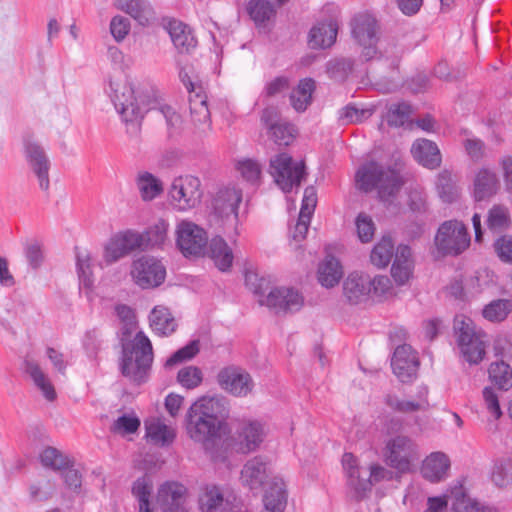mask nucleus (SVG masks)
<instances>
[{
	"label": "nucleus",
	"instance_id": "62",
	"mask_svg": "<svg viewBox=\"0 0 512 512\" xmlns=\"http://www.w3.org/2000/svg\"><path fill=\"white\" fill-rule=\"evenodd\" d=\"M140 420L133 415H122L118 417L112 426V431L121 435L131 434L138 430Z\"/></svg>",
	"mask_w": 512,
	"mask_h": 512
},
{
	"label": "nucleus",
	"instance_id": "46",
	"mask_svg": "<svg viewBox=\"0 0 512 512\" xmlns=\"http://www.w3.org/2000/svg\"><path fill=\"white\" fill-rule=\"evenodd\" d=\"M76 267L80 287H83L87 290H91L93 287L94 279L91 269V256L86 250L77 249Z\"/></svg>",
	"mask_w": 512,
	"mask_h": 512
},
{
	"label": "nucleus",
	"instance_id": "30",
	"mask_svg": "<svg viewBox=\"0 0 512 512\" xmlns=\"http://www.w3.org/2000/svg\"><path fill=\"white\" fill-rule=\"evenodd\" d=\"M499 189V180L496 173L488 168L477 171L473 181V197L482 201L495 195Z\"/></svg>",
	"mask_w": 512,
	"mask_h": 512
},
{
	"label": "nucleus",
	"instance_id": "37",
	"mask_svg": "<svg viewBox=\"0 0 512 512\" xmlns=\"http://www.w3.org/2000/svg\"><path fill=\"white\" fill-rule=\"evenodd\" d=\"M342 276V265L335 257L327 255L319 264L318 281L322 286L332 288L339 283Z\"/></svg>",
	"mask_w": 512,
	"mask_h": 512
},
{
	"label": "nucleus",
	"instance_id": "9",
	"mask_svg": "<svg viewBox=\"0 0 512 512\" xmlns=\"http://www.w3.org/2000/svg\"><path fill=\"white\" fill-rule=\"evenodd\" d=\"M385 462L400 473H407L419 460L417 444L408 436L398 435L386 442L384 448Z\"/></svg>",
	"mask_w": 512,
	"mask_h": 512
},
{
	"label": "nucleus",
	"instance_id": "42",
	"mask_svg": "<svg viewBox=\"0 0 512 512\" xmlns=\"http://www.w3.org/2000/svg\"><path fill=\"white\" fill-rule=\"evenodd\" d=\"M136 185L142 200L151 201L163 192L162 182L153 174L142 171L136 177Z\"/></svg>",
	"mask_w": 512,
	"mask_h": 512
},
{
	"label": "nucleus",
	"instance_id": "49",
	"mask_svg": "<svg viewBox=\"0 0 512 512\" xmlns=\"http://www.w3.org/2000/svg\"><path fill=\"white\" fill-rule=\"evenodd\" d=\"M40 462L46 467L54 471H60L67 468L70 464V459L53 447H47L40 453Z\"/></svg>",
	"mask_w": 512,
	"mask_h": 512
},
{
	"label": "nucleus",
	"instance_id": "64",
	"mask_svg": "<svg viewBox=\"0 0 512 512\" xmlns=\"http://www.w3.org/2000/svg\"><path fill=\"white\" fill-rule=\"evenodd\" d=\"M494 249L499 259L512 264V236L503 235L494 242Z\"/></svg>",
	"mask_w": 512,
	"mask_h": 512
},
{
	"label": "nucleus",
	"instance_id": "34",
	"mask_svg": "<svg viewBox=\"0 0 512 512\" xmlns=\"http://www.w3.org/2000/svg\"><path fill=\"white\" fill-rule=\"evenodd\" d=\"M149 325L152 331L159 336L172 334L177 327L175 318L165 306H155L149 315Z\"/></svg>",
	"mask_w": 512,
	"mask_h": 512
},
{
	"label": "nucleus",
	"instance_id": "24",
	"mask_svg": "<svg viewBox=\"0 0 512 512\" xmlns=\"http://www.w3.org/2000/svg\"><path fill=\"white\" fill-rule=\"evenodd\" d=\"M450 465V459L445 453L432 452L424 459L421 473L428 481L437 483L448 477Z\"/></svg>",
	"mask_w": 512,
	"mask_h": 512
},
{
	"label": "nucleus",
	"instance_id": "6",
	"mask_svg": "<svg viewBox=\"0 0 512 512\" xmlns=\"http://www.w3.org/2000/svg\"><path fill=\"white\" fill-rule=\"evenodd\" d=\"M342 465L347 477V484L353 491V497L361 500L366 497L371 487L388 478L390 472L379 464L369 466V477H361L362 467L359 466L356 457L352 453L342 456Z\"/></svg>",
	"mask_w": 512,
	"mask_h": 512
},
{
	"label": "nucleus",
	"instance_id": "61",
	"mask_svg": "<svg viewBox=\"0 0 512 512\" xmlns=\"http://www.w3.org/2000/svg\"><path fill=\"white\" fill-rule=\"evenodd\" d=\"M509 460L501 459L494 463L491 471V481L500 488L510 484L512 477L508 472Z\"/></svg>",
	"mask_w": 512,
	"mask_h": 512
},
{
	"label": "nucleus",
	"instance_id": "35",
	"mask_svg": "<svg viewBox=\"0 0 512 512\" xmlns=\"http://www.w3.org/2000/svg\"><path fill=\"white\" fill-rule=\"evenodd\" d=\"M208 255L220 271H228L233 263V252L226 241L220 237H213L208 245Z\"/></svg>",
	"mask_w": 512,
	"mask_h": 512
},
{
	"label": "nucleus",
	"instance_id": "32",
	"mask_svg": "<svg viewBox=\"0 0 512 512\" xmlns=\"http://www.w3.org/2000/svg\"><path fill=\"white\" fill-rule=\"evenodd\" d=\"M24 370L33 381L35 387L42 393L43 397L48 401L56 398L54 386L48 374L34 360H26Z\"/></svg>",
	"mask_w": 512,
	"mask_h": 512
},
{
	"label": "nucleus",
	"instance_id": "43",
	"mask_svg": "<svg viewBox=\"0 0 512 512\" xmlns=\"http://www.w3.org/2000/svg\"><path fill=\"white\" fill-rule=\"evenodd\" d=\"M169 223L164 219H158L142 234L144 249L162 247L168 240Z\"/></svg>",
	"mask_w": 512,
	"mask_h": 512
},
{
	"label": "nucleus",
	"instance_id": "47",
	"mask_svg": "<svg viewBox=\"0 0 512 512\" xmlns=\"http://www.w3.org/2000/svg\"><path fill=\"white\" fill-rule=\"evenodd\" d=\"M512 312V301L509 299H497L487 304L482 315L490 322H501Z\"/></svg>",
	"mask_w": 512,
	"mask_h": 512
},
{
	"label": "nucleus",
	"instance_id": "53",
	"mask_svg": "<svg viewBox=\"0 0 512 512\" xmlns=\"http://www.w3.org/2000/svg\"><path fill=\"white\" fill-rule=\"evenodd\" d=\"M152 491V482L147 477H141L137 479L132 487L133 495L139 501L140 512H150L149 509V498Z\"/></svg>",
	"mask_w": 512,
	"mask_h": 512
},
{
	"label": "nucleus",
	"instance_id": "18",
	"mask_svg": "<svg viewBox=\"0 0 512 512\" xmlns=\"http://www.w3.org/2000/svg\"><path fill=\"white\" fill-rule=\"evenodd\" d=\"M391 366L394 374L401 382H408L415 378L419 361L416 352L410 345L398 346L393 354Z\"/></svg>",
	"mask_w": 512,
	"mask_h": 512
},
{
	"label": "nucleus",
	"instance_id": "59",
	"mask_svg": "<svg viewBox=\"0 0 512 512\" xmlns=\"http://www.w3.org/2000/svg\"><path fill=\"white\" fill-rule=\"evenodd\" d=\"M199 352V341L194 340L180 348L169 357L165 363L166 367H172L184 361L191 360Z\"/></svg>",
	"mask_w": 512,
	"mask_h": 512
},
{
	"label": "nucleus",
	"instance_id": "1",
	"mask_svg": "<svg viewBox=\"0 0 512 512\" xmlns=\"http://www.w3.org/2000/svg\"><path fill=\"white\" fill-rule=\"evenodd\" d=\"M228 402L223 396H204L194 402L186 414L189 437L209 450L219 437L228 417Z\"/></svg>",
	"mask_w": 512,
	"mask_h": 512
},
{
	"label": "nucleus",
	"instance_id": "21",
	"mask_svg": "<svg viewBox=\"0 0 512 512\" xmlns=\"http://www.w3.org/2000/svg\"><path fill=\"white\" fill-rule=\"evenodd\" d=\"M265 438L263 425L258 421H246L241 423L237 430L236 445L241 453L255 451Z\"/></svg>",
	"mask_w": 512,
	"mask_h": 512
},
{
	"label": "nucleus",
	"instance_id": "58",
	"mask_svg": "<svg viewBox=\"0 0 512 512\" xmlns=\"http://www.w3.org/2000/svg\"><path fill=\"white\" fill-rule=\"evenodd\" d=\"M355 225L358 238L362 243H368L373 239L375 234V224L369 215L360 213L356 217Z\"/></svg>",
	"mask_w": 512,
	"mask_h": 512
},
{
	"label": "nucleus",
	"instance_id": "31",
	"mask_svg": "<svg viewBox=\"0 0 512 512\" xmlns=\"http://www.w3.org/2000/svg\"><path fill=\"white\" fill-rule=\"evenodd\" d=\"M287 503L286 486L281 478L273 477L263 496L262 512H283Z\"/></svg>",
	"mask_w": 512,
	"mask_h": 512
},
{
	"label": "nucleus",
	"instance_id": "38",
	"mask_svg": "<svg viewBox=\"0 0 512 512\" xmlns=\"http://www.w3.org/2000/svg\"><path fill=\"white\" fill-rule=\"evenodd\" d=\"M146 437L154 444L166 446L175 438L174 429L166 425L160 418L145 421Z\"/></svg>",
	"mask_w": 512,
	"mask_h": 512
},
{
	"label": "nucleus",
	"instance_id": "11",
	"mask_svg": "<svg viewBox=\"0 0 512 512\" xmlns=\"http://www.w3.org/2000/svg\"><path fill=\"white\" fill-rule=\"evenodd\" d=\"M130 277L141 289H153L165 281L166 268L159 259L143 255L133 260Z\"/></svg>",
	"mask_w": 512,
	"mask_h": 512
},
{
	"label": "nucleus",
	"instance_id": "20",
	"mask_svg": "<svg viewBox=\"0 0 512 512\" xmlns=\"http://www.w3.org/2000/svg\"><path fill=\"white\" fill-rule=\"evenodd\" d=\"M186 488L176 482L163 484L157 495L162 512H187L185 507Z\"/></svg>",
	"mask_w": 512,
	"mask_h": 512
},
{
	"label": "nucleus",
	"instance_id": "8",
	"mask_svg": "<svg viewBox=\"0 0 512 512\" xmlns=\"http://www.w3.org/2000/svg\"><path fill=\"white\" fill-rule=\"evenodd\" d=\"M268 172L284 193H289L293 188L299 187L306 175L304 162L295 161L285 152L270 158Z\"/></svg>",
	"mask_w": 512,
	"mask_h": 512
},
{
	"label": "nucleus",
	"instance_id": "16",
	"mask_svg": "<svg viewBox=\"0 0 512 512\" xmlns=\"http://www.w3.org/2000/svg\"><path fill=\"white\" fill-rule=\"evenodd\" d=\"M217 383L222 390L235 397H247L254 390L252 376L238 366H227L217 374Z\"/></svg>",
	"mask_w": 512,
	"mask_h": 512
},
{
	"label": "nucleus",
	"instance_id": "54",
	"mask_svg": "<svg viewBox=\"0 0 512 512\" xmlns=\"http://www.w3.org/2000/svg\"><path fill=\"white\" fill-rule=\"evenodd\" d=\"M296 130L292 124L279 122L271 125L270 134L274 142L280 146L289 145L295 138Z\"/></svg>",
	"mask_w": 512,
	"mask_h": 512
},
{
	"label": "nucleus",
	"instance_id": "50",
	"mask_svg": "<svg viewBox=\"0 0 512 512\" xmlns=\"http://www.w3.org/2000/svg\"><path fill=\"white\" fill-rule=\"evenodd\" d=\"M247 9L250 17L257 25L269 21L275 14L274 7L266 0H251Z\"/></svg>",
	"mask_w": 512,
	"mask_h": 512
},
{
	"label": "nucleus",
	"instance_id": "29",
	"mask_svg": "<svg viewBox=\"0 0 512 512\" xmlns=\"http://www.w3.org/2000/svg\"><path fill=\"white\" fill-rule=\"evenodd\" d=\"M413 259L411 248L407 245H399L395 252V259L391 267V275L398 285L408 282L413 272Z\"/></svg>",
	"mask_w": 512,
	"mask_h": 512
},
{
	"label": "nucleus",
	"instance_id": "28",
	"mask_svg": "<svg viewBox=\"0 0 512 512\" xmlns=\"http://www.w3.org/2000/svg\"><path fill=\"white\" fill-rule=\"evenodd\" d=\"M411 153L420 165L428 169L438 168L442 161L438 146L427 139L416 140L411 147Z\"/></svg>",
	"mask_w": 512,
	"mask_h": 512
},
{
	"label": "nucleus",
	"instance_id": "57",
	"mask_svg": "<svg viewBox=\"0 0 512 512\" xmlns=\"http://www.w3.org/2000/svg\"><path fill=\"white\" fill-rule=\"evenodd\" d=\"M353 69V61L348 58H336L327 63V72L335 80H344Z\"/></svg>",
	"mask_w": 512,
	"mask_h": 512
},
{
	"label": "nucleus",
	"instance_id": "7",
	"mask_svg": "<svg viewBox=\"0 0 512 512\" xmlns=\"http://www.w3.org/2000/svg\"><path fill=\"white\" fill-rule=\"evenodd\" d=\"M241 201L242 190L235 186L220 189L213 200L214 215L229 238L238 235V208Z\"/></svg>",
	"mask_w": 512,
	"mask_h": 512
},
{
	"label": "nucleus",
	"instance_id": "4",
	"mask_svg": "<svg viewBox=\"0 0 512 512\" xmlns=\"http://www.w3.org/2000/svg\"><path fill=\"white\" fill-rule=\"evenodd\" d=\"M355 177L359 189L365 192L376 189L383 202H389L403 184L398 172L374 161L362 165Z\"/></svg>",
	"mask_w": 512,
	"mask_h": 512
},
{
	"label": "nucleus",
	"instance_id": "14",
	"mask_svg": "<svg viewBox=\"0 0 512 512\" xmlns=\"http://www.w3.org/2000/svg\"><path fill=\"white\" fill-rule=\"evenodd\" d=\"M144 250L142 234L135 230H125L112 236L104 247L103 259L110 265L135 250Z\"/></svg>",
	"mask_w": 512,
	"mask_h": 512
},
{
	"label": "nucleus",
	"instance_id": "5",
	"mask_svg": "<svg viewBox=\"0 0 512 512\" xmlns=\"http://www.w3.org/2000/svg\"><path fill=\"white\" fill-rule=\"evenodd\" d=\"M454 332L462 357L470 364L480 363L486 354V334L464 315L454 318Z\"/></svg>",
	"mask_w": 512,
	"mask_h": 512
},
{
	"label": "nucleus",
	"instance_id": "25",
	"mask_svg": "<svg viewBox=\"0 0 512 512\" xmlns=\"http://www.w3.org/2000/svg\"><path fill=\"white\" fill-rule=\"evenodd\" d=\"M338 25L336 21L319 22L308 34V45L311 49L330 48L336 41Z\"/></svg>",
	"mask_w": 512,
	"mask_h": 512
},
{
	"label": "nucleus",
	"instance_id": "39",
	"mask_svg": "<svg viewBox=\"0 0 512 512\" xmlns=\"http://www.w3.org/2000/svg\"><path fill=\"white\" fill-rule=\"evenodd\" d=\"M315 82L311 78L299 81L297 87L290 94V104L297 112H304L312 102Z\"/></svg>",
	"mask_w": 512,
	"mask_h": 512
},
{
	"label": "nucleus",
	"instance_id": "41",
	"mask_svg": "<svg viewBox=\"0 0 512 512\" xmlns=\"http://www.w3.org/2000/svg\"><path fill=\"white\" fill-rule=\"evenodd\" d=\"M437 191L441 200L445 203H452L459 196L456 175L452 171L444 169L437 176Z\"/></svg>",
	"mask_w": 512,
	"mask_h": 512
},
{
	"label": "nucleus",
	"instance_id": "3",
	"mask_svg": "<svg viewBox=\"0 0 512 512\" xmlns=\"http://www.w3.org/2000/svg\"><path fill=\"white\" fill-rule=\"evenodd\" d=\"M106 93L123 122L130 126V132L136 134L143 117V109L132 83L122 76L110 78Z\"/></svg>",
	"mask_w": 512,
	"mask_h": 512
},
{
	"label": "nucleus",
	"instance_id": "10",
	"mask_svg": "<svg viewBox=\"0 0 512 512\" xmlns=\"http://www.w3.org/2000/svg\"><path fill=\"white\" fill-rule=\"evenodd\" d=\"M435 245L442 255L457 256L470 245V236L466 226L457 220L445 221L435 236Z\"/></svg>",
	"mask_w": 512,
	"mask_h": 512
},
{
	"label": "nucleus",
	"instance_id": "45",
	"mask_svg": "<svg viewBox=\"0 0 512 512\" xmlns=\"http://www.w3.org/2000/svg\"><path fill=\"white\" fill-rule=\"evenodd\" d=\"M394 255V243L389 236H384L374 246L370 254L371 263L378 268H385Z\"/></svg>",
	"mask_w": 512,
	"mask_h": 512
},
{
	"label": "nucleus",
	"instance_id": "60",
	"mask_svg": "<svg viewBox=\"0 0 512 512\" xmlns=\"http://www.w3.org/2000/svg\"><path fill=\"white\" fill-rule=\"evenodd\" d=\"M482 398L484 406L491 417L494 420L500 419L503 413L495 389L490 386L484 387L482 390Z\"/></svg>",
	"mask_w": 512,
	"mask_h": 512
},
{
	"label": "nucleus",
	"instance_id": "44",
	"mask_svg": "<svg viewBox=\"0 0 512 512\" xmlns=\"http://www.w3.org/2000/svg\"><path fill=\"white\" fill-rule=\"evenodd\" d=\"M488 375L499 389L507 391L512 387V369L504 361H495L488 368Z\"/></svg>",
	"mask_w": 512,
	"mask_h": 512
},
{
	"label": "nucleus",
	"instance_id": "2",
	"mask_svg": "<svg viewBox=\"0 0 512 512\" xmlns=\"http://www.w3.org/2000/svg\"><path fill=\"white\" fill-rule=\"evenodd\" d=\"M152 363V343L143 331H138L132 340L122 343L120 370L129 381L135 384L146 382Z\"/></svg>",
	"mask_w": 512,
	"mask_h": 512
},
{
	"label": "nucleus",
	"instance_id": "51",
	"mask_svg": "<svg viewBox=\"0 0 512 512\" xmlns=\"http://www.w3.org/2000/svg\"><path fill=\"white\" fill-rule=\"evenodd\" d=\"M510 215L507 207L494 205L488 211L487 226L492 231H502L509 227Z\"/></svg>",
	"mask_w": 512,
	"mask_h": 512
},
{
	"label": "nucleus",
	"instance_id": "12",
	"mask_svg": "<svg viewBox=\"0 0 512 512\" xmlns=\"http://www.w3.org/2000/svg\"><path fill=\"white\" fill-rule=\"evenodd\" d=\"M176 245L185 257L202 256L208 245L207 232L188 220L180 221L175 230Z\"/></svg>",
	"mask_w": 512,
	"mask_h": 512
},
{
	"label": "nucleus",
	"instance_id": "56",
	"mask_svg": "<svg viewBox=\"0 0 512 512\" xmlns=\"http://www.w3.org/2000/svg\"><path fill=\"white\" fill-rule=\"evenodd\" d=\"M55 492V484L50 479L42 478L29 486V494L34 501H45Z\"/></svg>",
	"mask_w": 512,
	"mask_h": 512
},
{
	"label": "nucleus",
	"instance_id": "52",
	"mask_svg": "<svg viewBox=\"0 0 512 512\" xmlns=\"http://www.w3.org/2000/svg\"><path fill=\"white\" fill-rule=\"evenodd\" d=\"M411 113V106L405 102L392 104L386 114L387 123L394 127L403 126L409 121Z\"/></svg>",
	"mask_w": 512,
	"mask_h": 512
},
{
	"label": "nucleus",
	"instance_id": "13",
	"mask_svg": "<svg viewBox=\"0 0 512 512\" xmlns=\"http://www.w3.org/2000/svg\"><path fill=\"white\" fill-rule=\"evenodd\" d=\"M169 196L172 204L181 211L194 208L202 197L200 179L192 175H181L171 183Z\"/></svg>",
	"mask_w": 512,
	"mask_h": 512
},
{
	"label": "nucleus",
	"instance_id": "40",
	"mask_svg": "<svg viewBox=\"0 0 512 512\" xmlns=\"http://www.w3.org/2000/svg\"><path fill=\"white\" fill-rule=\"evenodd\" d=\"M122 9L142 26L155 20L154 9L148 0H127Z\"/></svg>",
	"mask_w": 512,
	"mask_h": 512
},
{
	"label": "nucleus",
	"instance_id": "63",
	"mask_svg": "<svg viewBox=\"0 0 512 512\" xmlns=\"http://www.w3.org/2000/svg\"><path fill=\"white\" fill-rule=\"evenodd\" d=\"M452 509L454 512H475L478 501L466 495L462 489L453 492Z\"/></svg>",
	"mask_w": 512,
	"mask_h": 512
},
{
	"label": "nucleus",
	"instance_id": "22",
	"mask_svg": "<svg viewBox=\"0 0 512 512\" xmlns=\"http://www.w3.org/2000/svg\"><path fill=\"white\" fill-rule=\"evenodd\" d=\"M270 475V468L261 457L248 460L241 470V483L251 490L262 487Z\"/></svg>",
	"mask_w": 512,
	"mask_h": 512
},
{
	"label": "nucleus",
	"instance_id": "17",
	"mask_svg": "<svg viewBox=\"0 0 512 512\" xmlns=\"http://www.w3.org/2000/svg\"><path fill=\"white\" fill-rule=\"evenodd\" d=\"M304 299L298 290L291 287H275L259 299V304L266 306L276 314L299 311Z\"/></svg>",
	"mask_w": 512,
	"mask_h": 512
},
{
	"label": "nucleus",
	"instance_id": "48",
	"mask_svg": "<svg viewBox=\"0 0 512 512\" xmlns=\"http://www.w3.org/2000/svg\"><path fill=\"white\" fill-rule=\"evenodd\" d=\"M236 170L242 179L252 185H259L262 175L260 163L254 159L243 158L237 161Z\"/></svg>",
	"mask_w": 512,
	"mask_h": 512
},
{
	"label": "nucleus",
	"instance_id": "27",
	"mask_svg": "<svg viewBox=\"0 0 512 512\" xmlns=\"http://www.w3.org/2000/svg\"><path fill=\"white\" fill-rule=\"evenodd\" d=\"M370 276L353 272L343 283V292L350 303L357 304L368 298L371 294L369 286Z\"/></svg>",
	"mask_w": 512,
	"mask_h": 512
},
{
	"label": "nucleus",
	"instance_id": "55",
	"mask_svg": "<svg viewBox=\"0 0 512 512\" xmlns=\"http://www.w3.org/2000/svg\"><path fill=\"white\" fill-rule=\"evenodd\" d=\"M202 380V371L196 366L183 367L177 374V381L186 389L196 388L201 384Z\"/></svg>",
	"mask_w": 512,
	"mask_h": 512
},
{
	"label": "nucleus",
	"instance_id": "15",
	"mask_svg": "<svg viewBox=\"0 0 512 512\" xmlns=\"http://www.w3.org/2000/svg\"><path fill=\"white\" fill-rule=\"evenodd\" d=\"M352 35L363 47L362 55L366 60L376 57L378 50L379 26L376 19L367 13L356 15L352 20Z\"/></svg>",
	"mask_w": 512,
	"mask_h": 512
},
{
	"label": "nucleus",
	"instance_id": "23",
	"mask_svg": "<svg viewBox=\"0 0 512 512\" xmlns=\"http://www.w3.org/2000/svg\"><path fill=\"white\" fill-rule=\"evenodd\" d=\"M189 107L193 125L200 133L206 134L211 130V116L203 89L189 96Z\"/></svg>",
	"mask_w": 512,
	"mask_h": 512
},
{
	"label": "nucleus",
	"instance_id": "33",
	"mask_svg": "<svg viewBox=\"0 0 512 512\" xmlns=\"http://www.w3.org/2000/svg\"><path fill=\"white\" fill-rule=\"evenodd\" d=\"M166 28L174 46L179 52H189L196 46L197 41L186 24L173 19L167 23Z\"/></svg>",
	"mask_w": 512,
	"mask_h": 512
},
{
	"label": "nucleus",
	"instance_id": "19",
	"mask_svg": "<svg viewBox=\"0 0 512 512\" xmlns=\"http://www.w3.org/2000/svg\"><path fill=\"white\" fill-rule=\"evenodd\" d=\"M24 151L29 166L38 178L40 188L48 190L50 162L44 149L37 142L26 140Z\"/></svg>",
	"mask_w": 512,
	"mask_h": 512
},
{
	"label": "nucleus",
	"instance_id": "36",
	"mask_svg": "<svg viewBox=\"0 0 512 512\" xmlns=\"http://www.w3.org/2000/svg\"><path fill=\"white\" fill-rule=\"evenodd\" d=\"M201 512H229V502L217 486H207L199 497Z\"/></svg>",
	"mask_w": 512,
	"mask_h": 512
},
{
	"label": "nucleus",
	"instance_id": "26",
	"mask_svg": "<svg viewBox=\"0 0 512 512\" xmlns=\"http://www.w3.org/2000/svg\"><path fill=\"white\" fill-rule=\"evenodd\" d=\"M385 403L389 408L400 413L425 411L429 407L428 388L425 386L419 387L416 399L414 400H404L400 399L395 394H387L385 397Z\"/></svg>",
	"mask_w": 512,
	"mask_h": 512
}]
</instances>
